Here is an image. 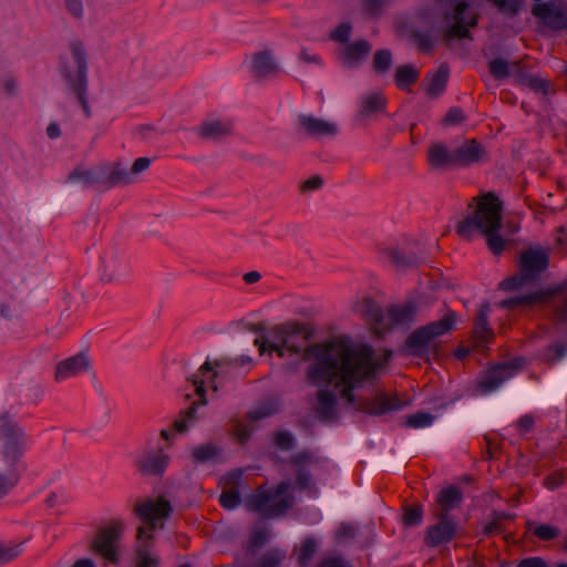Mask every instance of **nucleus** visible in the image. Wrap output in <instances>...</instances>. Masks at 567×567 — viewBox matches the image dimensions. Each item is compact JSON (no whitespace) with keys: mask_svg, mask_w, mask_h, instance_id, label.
<instances>
[{"mask_svg":"<svg viewBox=\"0 0 567 567\" xmlns=\"http://www.w3.org/2000/svg\"><path fill=\"white\" fill-rule=\"evenodd\" d=\"M465 114L462 109L454 106L451 107L443 118V124L446 126H454L465 121Z\"/></svg>","mask_w":567,"mask_h":567,"instance_id":"nucleus-54","label":"nucleus"},{"mask_svg":"<svg viewBox=\"0 0 567 567\" xmlns=\"http://www.w3.org/2000/svg\"><path fill=\"white\" fill-rule=\"evenodd\" d=\"M317 549V543L312 537L306 538L299 548L298 561L300 565H307L313 557Z\"/></svg>","mask_w":567,"mask_h":567,"instance_id":"nucleus-46","label":"nucleus"},{"mask_svg":"<svg viewBox=\"0 0 567 567\" xmlns=\"http://www.w3.org/2000/svg\"><path fill=\"white\" fill-rule=\"evenodd\" d=\"M123 530V522L118 518H112L105 526L97 529L95 537L89 545L90 551L101 556L111 564H117V544Z\"/></svg>","mask_w":567,"mask_h":567,"instance_id":"nucleus-9","label":"nucleus"},{"mask_svg":"<svg viewBox=\"0 0 567 567\" xmlns=\"http://www.w3.org/2000/svg\"><path fill=\"white\" fill-rule=\"evenodd\" d=\"M410 39L415 43L421 53L430 54L433 51L434 40L430 31H422L414 28L410 31Z\"/></svg>","mask_w":567,"mask_h":567,"instance_id":"nucleus-36","label":"nucleus"},{"mask_svg":"<svg viewBox=\"0 0 567 567\" xmlns=\"http://www.w3.org/2000/svg\"><path fill=\"white\" fill-rule=\"evenodd\" d=\"M488 3H492L496 10L508 17H516L524 8L525 0H485Z\"/></svg>","mask_w":567,"mask_h":567,"instance_id":"nucleus-38","label":"nucleus"},{"mask_svg":"<svg viewBox=\"0 0 567 567\" xmlns=\"http://www.w3.org/2000/svg\"><path fill=\"white\" fill-rule=\"evenodd\" d=\"M293 436L288 431H277L274 433V444L282 450L289 451L293 447Z\"/></svg>","mask_w":567,"mask_h":567,"instance_id":"nucleus-52","label":"nucleus"},{"mask_svg":"<svg viewBox=\"0 0 567 567\" xmlns=\"http://www.w3.org/2000/svg\"><path fill=\"white\" fill-rule=\"evenodd\" d=\"M216 377L217 372L214 371L210 362L206 361L200 365L198 372L188 379L195 388V393L198 395V400L193 402L186 410L182 411L178 417L173 422L172 426L175 432L184 433L187 431V420L195 417L198 405H205L207 403L205 382L214 381Z\"/></svg>","mask_w":567,"mask_h":567,"instance_id":"nucleus-10","label":"nucleus"},{"mask_svg":"<svg viewBox=\"0 0 567 567\" xmlns=\"http://www.w3.org/2000/svg\"><path fill=\"white\" fill-rule=\"evenodd\" d=\"M532 14L551 31L567 30V2L547 1L535 3Z\"/></svg>","mask_w":567,"mask_h":567,"instance_id":"nucleus-12","label":"nucleus"},{"mask_svg":"<svg viewBox=\"0 0 567 567\" xmlns=\"http://www.w3.org/2000/svg\"><path fill=\"white\" fill-rule=\"evenodd\" d=\"M310 474L303 471L302 468H299L296 472V486L303 491L307 489L310 486Z\"/></svg>","mask_w":567,"mask_h":567,"instance_id":"nucleus-64","label":"nucleus"},{"mask_svg":"<svg viewBox=\"0 0 567 567\" xmlns=\"http://www.w3.org/2000/svg\"><path fill=\"white\" fill-rule=\"evenodd\" d=\"M371 44L364 40L360 39L352 43H347L341 52V59L350 64H357L362 59H364L371 52Z\"/></svg>","mask_w":567,"mask_h":567,"instance_id":"nucleus-27","label":"nucleus"},{"mask_svg":"<svg viewBox=\"0 0 567 567\" xmlns=\"http://www.w3.org/2000/svg\"><path fill=\"white\" fill-rule=\"evenodd\" d=\"M308 353L316 357V362L307 370V379L311 384L342 386L341 398L368 414L383 415L402 408L396 395L380 394L374 399L355 400L353 390L357 384L372 379L378 369L371 347L352 348L342 340H332L315 344Z\"/></svg>","mask_w":567,"mask_h":567,"instance_id":"nucleus-1","label":"nucleus"},{"mask_svg":"<svg viewBox=\"0 0 567 567\" xmlns=\"http://www.w3.org/2000/svg\"><path fill=\"white\" fill-rule=\"evenodd\" d=\"M269 533L266 528H259L252 530L249 540L248 547L249 549H258L266 545L268 542Z\"/></svg>","mask_w":567,"mask_h":567,"instance_id":"nucleus-53","label":"nucleus"},{"mask_svg":"<svg viewBox=\"0 0 567 567\" xmlns=\"http://www.w3.org/2000/svg\"><path fill=\"white\" fill-rule=\"evenodd\" d=\"M434 416L426 412H417L409 415L406 419V425L410 427H425L432 424Z\"/></svg>","mask_w":567,"mask_h":567,"instance_id":"nucleus-50","label":"nucleus"},{"mask_svg":"<svg viewBox=\"0 0 567 567\" xmlns=\"http://www.w3.org/2000/svg\"><path fill=\"white\" fill-rule=\"evenodd\" d=\"M241 502L238 489L234 486L228 489H224L219 496V504L227 511L235 509Z\"/></svg>","mask_w":567,"mask_h":567,"instance_id":"nucleus-43","label":"nucleus"},{"mask_svg":"<svg viewBox=\"0 0 567 567\" xmlns=\"http://www.w3.org/2000/svg\"><path fill=\"white\" fill-rule=\"evenodd\" d=\"M286 558L285 551L272 548L267 550L258 560L256 567H279Z\"/></svg>","mask_w":567,"mask_h":567,"instance_id":"nucleus-41","label":"nucleus"},{"mask_svg":"<svg viewBox=\"0 0 567 567\" xmlns=\"http://www.w3.org/2000/svg\"><path fill=\"white\" fill-rule=\"evenodd\" d=\"M218 455V449L213 444H203L193 450L192 456L195 462L204 463Z\"/></svg>","mask_w":567,"mask_h":567,"instance_id":"nucleus-44","label":"nucleus"},{"mask_svg":"<svg viewBox=\"0 0 567 567\" xmlns=\"http://www.w3.org/2000/svg\"><path fill=\"white\" fill-rule=\"evenodd\" d=\"M450 76V68L446 63H442L436 71L427 73L423 80L425 94L431 99L442 95L446 89Z\"/></svg>","mask_w":567,"mask_h":567,"instance_id":"nucleus-20","label":"nucleus"},{"mask_svg":"<svg viewBox=\"0 0 567 567\" xmlns=\"http://www.w3.org/2000/svg\"><path fill=\"white\" fill-rule=\"evenodd\" d=\"M468 8V3L460 1L454 8V23L443 33V41L449 44L454 39H472L468 27H476L478 17L474 13L468 21H465L464 13Z\"/></svg>","mask_w":567,"mask_h":567,"instance_id":"nucleus-14","label":"nucleus"},{"mask_svg":"<svg viewBox=\"0 0 567 567\" xmlns=\"http://www.w3.org/2000/svg\"><path fill=\"white\" fill-rule=\"evenodd\" d=\"M384 254L398 268H405L412 265V260L401 256L395 249H385Z\"/></svg>","mask_w":567,"mask_h":567,"instance_id":"nucleus-58","label":"nucleus"},{"mask_svg":"<svg viewBox=\"0 0 567 567\" xmlns=\"http://www.w3.org/2000/svg\"><path fill=\"white\" fill-rule=\"evenodd\" d=\"M472 202L476 203V207L471 215L456 224V234L470 240L474 231L478 230L485 237L488 249L499 256L509 243L498 234L502 228V200L495 193L487 192L473 197Z\"/></svg>","mask_w":567,"mask_h":567,"instance_id":"nucleus-2","label":"nucleus"},{"mask_svg":"<svg viewBox=\"0 0 567 567\" xmlns=\"http://www.w3.org/2000/svg\"><path fill=\"white\" fill-rule=\"evenodd\" d=\"M20 481V473L17 468H11L8 474H0V498L4 497L13 489Z\"/></svg>","mask_w":567,"mask_h":567,"instance_id":"nucleus-42","label":"nucleus"},{"mask_svg":"<svg viewBox=\"0 0 567 567\" xmlns=\"http://www.w3.org/2000/svg\"><path fill=\"white\" fill-rule=\"evenodd\" d=\"M457 168L471 167L487 159L485 146L476 138H466L454 148Z\"/></svg>","mask_w":567,"mask_h":567,"instance_id":"nucleus-16","label":"nucleus"},{"mask_svg":"<svg viewBox=\"0 0 567 567\" xmlns=\"http://www.w3.org/2000/svg\"><path fill=\"white\" fill-rule=\"evenodd\" d=\"M323 185V179L319 175H313L310 178L306 179L300 185V190L302 193L319 189Z\"/></svg>","mask_w":567,"mask_h":567,"instance_id":"nucleus-60","label":"nucleus"},{"mask_svg":"<svg viewBox=\"0 0 567 567\" xmlns=\"http://www.w3.org/2000/svg\"><path fill=\"white\" fill-rule=\"evenodd\" d=\"M169 458L162 449L142 454L136 466L143 475L161 476L168 466Z\"/></svg>","mask_w":567,"mask_h":567,"instance_id":"nucleus-18","label":"nucleus"},{"mask_svg":"<svg viewBox=\"0 0 567 567\" xmlns=\"http://www.w3.org/2000/svg\"><path fill=\"white\" fill-rule=\"evenodd\" d=\"M463 501V493L458 486L451 485L446 488H443L435 498V516H441L442 518L452 517L450 512L457 508Z\"/></svg>","mask_w":567,"mask_h":567,"instance_id":"nucleus-19","label":"nucleus"},{"mask_svg":"<svg viewBox=\"0 0 567 567\" xmlns=\"http://www.w3.org/2000/svg\"><path fill=\"white\" fill-rule=\"evenodd\" d=\"M279 411V404L276 401L269 400L259 404L256 409L247 412L246 417L249 421L257 422L266 417L272 416Z\"/></svg>","mask_w":567,"mask_h":567,"instance_id":"nucleus-37","label":"nucleus"},{"mask_svg":"<svg viewBox=\"0 0 567 567\" xmlns=\"http://www.w3.org/2000/svg\"><path fill=\"white\" fill-rule=\"evenodd\" d=\"M456 319L457 313L449 310L442 319L412 331L404 342L408 353L416 358H423L427 354L432 342L436 338L447 334L454 329Z\"/></svg>","mask_w":567,"mask_h":567,"instance_id":"nucleus-8","label":"nucleus"},{"mask_svg":"<svg viewBox=\"0 0 567 567\" xmlns=\"http://www.w3.org/2000/svg\"><path fill=\"white\" fill-rule=\"evenodd\" d=\"M549 266L547 252L539 248H529L519 252L517 272L499 282L504 291L518 290L539 282L543 272Z\"/></svg>","mask_w":567,"mask_h":567,"instance_id":"nucleus-6","label":"nucleus"},{"mask_svg":"<svg viewBox=\"0 0 567 567\" xmlns=\"http://www.w3.org/2000/svg\"><path fill=\"white\" fill-rule=\"evenodd\" d=\"M417 310L413 300H408L402 305H392L388 308V316L392 324H405L413 320Z\"/></svg>","mask_w":567,"mask_h":567,"instance_id":"nucleus-28","label":"nucleus"},{"mask_svg":"<svg viewBox=\"0 0 567 567\" xmlns=\"http://www.w3.org/2000/svg\"><path fill=\"white\" fill-rule=\"evenodd\" d=\"M69 182L80 181L86 186H93L103 183L102 177L93 171H84L76 168L68 176Z\"/></svg>","mask_w":567,"mask_h":567,"instance_id":"nucleus-39","label":"nucleus"},{"mask_svg":"<svg viewBox=\"0 0 567 567\" xmlns=\"http://www.w3.org/2000/svg\"><path fill=\"white\" fill-rule=\"evenodd\" d=\"M361 311L367 322L371 326L373 333L380 337L389 330V327L384 324L383 309L373 299L364 298Z\"/></svg>","mask_w":567,"mask_h":567,"instance_id":"nucleus-22","label":"nucleus"},{"mask_svg":"<svg viewBox=\"0 0 567 567\" xmlns=\"http://www.w3.org/2000/svg\"><path fill=\"white\" fill-rule=\"evenodd\" d=\"M173 513L171 502L164 496L137 498L132 514L141 522L136 528V539H155L154 533L165 527Z\"/></svg>","mask_w":567,"mask_h":567,"instance_id":"nucleus-5","label":"nucleus"},{"mask_svg":"<svg viewBox=\"0 0 567 567\" xmlns=\"http://www.w3.org/2000/svg\"><path fill=\"white\" fill-rule=\"evenodd\" d=\"M251 68L257 79L265 78L278 71V66L272 61L271 55L268 51L255 53L252 55Z\"/></svg>","mask_w":567,"mask_h":567,"instance_id":"nucleus-31","label":"nucleus"},{"mask_svg":"<svg viewBox=\"0 0 567 567\" xmlns=\"http://www.w3.org/2000/svg\"><path fill=\"white\" fill-rule=\"evenodd\" d=\"M0 434L3 439L2 457L6 463L13 467L23 455L24 433L18 425L4 422L0 427Z\"/></svg>","mask_w":567,"mask_h":567,"instance_id":"nucleus-13","label":"nucleus"},{"mask_svg":"<svg viewBox=\"0 0 567 567\" xmlns=\"http://www.w3.org/2000/svg\"><path fill=\"white\" fill-rule=\"evenodd\" d=\"M524 362L523 358H514L487 367L475 383L476 391L483 395L496 391L505 381L518 373Z\"/></svg>","mask_w":567,"mask_h":567,"instance_id":"nucleus-11","label":"nucleus"},{"mask_svg":"<svg viewBox=\"0 0 567 567\" xmlns=\"http://www.w3.org/2000/svg\"><path fill=\"white\" fill-rule=\"evenodd\" d=\"M524 83L534 92H539L543 93L544 95L548 94L550 89L549 81L533 74L524 76Z\"/></svg>","mask_w":567,"mask_h":567,"instance_id":"nucleus-47","label":"nucleus"},{"mask_svg":"<svg viewBox=\"0 0 567 567\" xmlns=\"http://www.w3.org/2000/svg\"><path fill=\"white\" fill-rule=\"evenodd\" d=\"M272 341H268L265 337L256 338L254 344L258 347L259 353L264 354L267 350L269 353L276 352L279 358H284L286 351L290 354H302L305 360L313 358L308 350L313 346H308L312 332L310 329L299 322L277 326L271 331Z\"/></svg>","mask_w":567,"mask_h":567,"instance_id":"nucleus-3","label":"nucleus"},{"mask_svg":"<svg viewBox=\"0 0 567 567\" xmlns=\"http://www.w3.org/2000/svg\"><path fill=\"white\" fill-rule=\"evenodd\" d=\"M402 523L406 527L419 526L423 522V506L420 503H412L402 506Z\"/></svg>","mask_w":567,"mask_h":567,"instance_id":"nucleus-35","label":"nucleus"},{"mask_svg":"<svg viewBox=\"0 0 567 567\" xmlns=\"http://www.w3.org/2000/svg\"><path fill=\"white\" fill-rule=\"evenodd\" d=\"M131 183V176L130 173L123 168L120 167V165H116L112 168L110 174L105 179H103L102 185L105 186V188L113 187L118 184H128Z\"/></svg>","mask_w":567,"mask_h":567,"instance_id":"nucleus-40","label":"nucleus"},{"mask_svg":"<svg viewBox=\"0 0 567 567\" xmlns=\"http://www.w3.org/2000/svg\"><path fill=\"white\" fill-rule=\"evenodd\" d=\"M90 361L87 357L80 352L58 363L55 369V379L61 380L87 370Z\"/></svg>","mask_w":567,"mask_h":567,"instance_id":"nucleus-25","label":"nucleus"},{"mask_svg":"<svg viewBox=\"0 0 567 567\" xmlns=\"http://www.w3.org/2000/svg\"><path fill=\"white\" fill-rule=\"evenodd\" d=\"M289 487L288 482H280L275 488L259 486L246 498V506L264 518L279 517L293 505L291 495L282 496Z\"/></svg>","mask_w":567,"mask_h":567,"instance_id":"nucleus-7","label":"nucleus"},{"mask_svg":"<svg viewBox=\"0 0 567 567\" xmlns=\"http://www.w3.org/2000/svg\"><path fill=\"white\" fill-rule=\"evenodd\" d=\"M21 554V545H4L0 543V566L16 559Z\"/></svg>","mask_w":567,"mask_h":567,"instance_id":"nucleus-49","label":"nucleus"},{"mask_svg":"<svg viewBox=\"0 0 567 567\" xmlns=\"http://www.w3.org/2000/svg\"><path fill=\"white\" fill-rule=\"evenodd\" d=\"M516 567H549L543 557L533 556L522 559Z\"/></svg>","mask_w":567,"mask_h":567,"instance_id":"nucleus-63","label":"nucleus"},{"mask_svg":"<svg viewBox=\"0 0 567 567\" xmlns=\"http://www.w3.org/2000/svg\"><path fill=\"white\" fill-rule=\"evenodd\" d=\"M138 545L135 548L134 567H159L161 560L157 556H153L150 549L153 547L154 540L136 539Z\"/></svg>","mask_w":567,"mask_h":567,"instance_id":"nucleus-29","label":"nucleus"},{"mask_svg":"<svg viewBox=\"0 0 567 567\" xmlns=\"http://www.w3.org/2000/svg\"><path fill=\"white\" fill-rule=\"evenodd\" d=\"M435 517L437 523L429 526L425 530L423 540L427 547H437L450 543L456 536L457 524L453 517Z\"/></svg>","mask_w":567,"mask_h":567,"instance_id":"nucleus-15","label":"nucleus"},{"mask_svg":"<svg viewBox=\"0 0 567 567\" xmlns=\"http://www.w3.org/2000/svg\"><path fill=\"white\" fill-rule=\"evenodd\" d=\"M351 34V25L350 23L343 22L339 24L336 30H333L330 34V39L340 42L347 43Z\"/></svg>","mask_w":567,"mask_h":567,"instance_id":"nucleus-56","label":"nucleus"},{"mask_svg":"<svg viewBox=\"0 0 567 567\" xmlns=\"http://www.w3.org/2000/svg\"><path fill=\"white\" fill-rule=\"evenodd\" d=\"M386 106V99L381 93H372L364 96L361 101V109L358 113L360 117H369L378 112H382Z\"/></svg>","mask_w":567,"mask_h":567,"instance_id":"nucleus-33","label":"nucleus"},{"mask_svg":"<svg viewBox=\"0 0 567 567\" xmlns=\"http://www.w3.org/2000/svg\"><path fill=\"white\" fill-rule=\"evenodd\" d=\"M420 78V71L410 64L400 65L394 72L395 85L405 91H410V86L415 84Z\"/></svg>","mask_w":567,"mask_h":567,"instance_id":"nucleus-32","label":"nucleus"},{"mask_svg":"<svg viewBox=\"0 0 567 567\" xmlns=\"http://www.w3.org/2000/svg\"><path fill=\"white\" fill-rule=\"evenodd\" d=\"M426 159L432 169L446 171L457 168L455 152L444 142L432 143L427 148Z\"/></svg>","mask_w":567,"mask_h":567,"instance_id":"nucleus-17","label":"nucleus"},{"mask_svg":"<svg viewBox=\"0 0 567 567\" xmlns=\"http://www.w3.org/2000/svg\"><path fill=\"white\" fill-rule=\"evenodd\" d=\"M338 400L334 393L329 390H319L317 392V403L315 412L322 422H334L338 419Z\"/></svg>","mask_w":567,"mask_h":567,"instance_id":"nucleus-21","label":"nucleus"},{"mask_svg":"<svg viewBox=\"0 0 567 567\" xmlns=\"http://www.w3.org/2000/svg\"><path fill=\"white\" fill-rule=\"evenodd\" d=\"M317 567H352L341 556H332L322 559Z\"/></svg>","mask_w":567,"mask_h":567,"instance_id":"nucleus-59","label":"nucleus"},{"mask_svg":"<svg viewBox=\"0 0 567 567\" xmlns=\"http://www.w3.org/2000/svg\"><path fill=\"white\" fill-rule=\"evenodd\" d=\"M488 70L491 75L497 80L505 79L509 75L508 63L501 58L489 61Z\"/></svg>","mask_w":567,"mask_h":567,"instance_id":"nucleus-48","label":"nucleus"},{"mask_svg":"<svg viewBox=\"0 0 567 567\" xmlns=\"http://www.w3.org/2000/svg\"><path fill=\"white\" fill-rule=\"evenodd\" d=\"M313 462V456L309 451L298 452L289 457V463L295 467H302L305 465L311 464Z\"/></svg>","mask_w":567,"mask_h":567,"instance_id":"nucleus-57","label":"nucleus"},{"mask_svg":"<svg viewBox=\"0 0 567 567\" xmlns=\"http://www.w3.org/2000/svg\"><path fill=\"white\" fill-rule=\"evenodd\" d=\"M553 295L550 308L555 323L567 324V290L550 289Z\"/></svg>","mask_w":567,"mask_h":567,"instance_id":"nucleus-30","label":"nucleus"},{"mask_svg":"<svg viewBox=\"0 0 567 567\" xmlns=\"http://www.w3.org/2000/svg\"><path fill=\"white\" fill-rule=\"evenodd\" d=\"M336 536L339 539H353L355 537V528L349 523H341Z\"/></svg>","mask_w":567,"mask_h":567,"instance_id":"nucleus-62","label":"nucleus"},{"mask_svg":"<svg viewBox=\"0 0 567 567\" xmlns=\"http://www.w3.org/2000/svg\"><path fill=\"white\" fill-rule=\"evenodd\" d=\"M489 310L487 302L482 303L475 317L473 337L477 343H488L494 339V332L488 323Z\"/></svg>","mask_w":567,"mask_h":567,"instance_id":"nucleus-26","label":"nucleus"},{"mask_svg":"<svg viewBox=\"0 0 567 567\" xmlns=\"http://www.w3.org/2000/svg\"><path fill=\"white\" fill-rule=\"evenodd\" d=\"M551 290H539L523 296L512 297L499 302V307L505 309H516L540 305L549 300Z\"/></svg>","mask_w":567,"mask_h":567,"instance_id":"nucleus-24","label":"nucleus"},{"mask_svg":"<svg viewBox=\"0 0 567 567\" xmlns=\"http://www.w3.org/2000/svg\"><path fill=\"white\" fill-rule=\"evenodd\" d=\"M70 51L73 58V65L61 58V74L66 82L68 89L74 94L85 117H91V109L87 100V61L86 52L80 40L70 43Z\"/></svg>","mask_w":567,"mask_h":567,"instance_id":"nucleus-4","label":"nucleus"},{"mask_svg":"<svg viewBox=\"0 0 567 567\" xmlns=\"http://www.w3.org/2000/svg\"><path fill=\"white\" fill-rule=\"evenodd\" d=\"M533 534L540 540H553L558 537L559 528L553 525L542 524L534 528Z\"/></svg>","mask_w":567,"mask_h":567,"instance_id":"nucleus-51","label":"nucleus"},{"mask_svg":"<svg viewBox=\"0 0 567 567\" xmlns=\"http://www.w3.org/2000/svg\"><path fill=\"white\" fill-rule=\"evenodd\" d=\"M234 435L240 444H245L251 436V429L244 424H237L234 427Z\"/></svg>","mask_w":567,"mask_h":567,"instance_id":"nucleus-61","label":"nucleus"},{"mask_svg":"<svg viewBox=\"0 0 567 567\" xmlns=\"http://www.w3.org/2000/svg\"><path fill=\"white\" fill-rule=\"evenodd\" d=\"M233 125L230 122L210 121L204 122L199 127V135L203 138H219L231 133Z\"/></svg>","mask_w":567,"mask_h":567,"instance_id":"nucleus-34","label":"nucleus"},{"mask_svg":"<svg viewBox=\"0 0 567 567\" xmlns=\"http://www.w3.org/2000/svg\"><path fill=\"white\" fill-rule=\"evenodd\" d=\"M392 64V54L389 50H378L373 56V69L378 73L386 72Z\"/></svg>","mask_w":567,"mask_h":567,"instance_id":"nucleus-45","label":"nucleus"},{"mask_svg":"<svg viewBox=\"0 0 567 567\" xmlns=\"http://www.w3.org/2000/svg\"><path fill=\"white\" fill-rule=\"evenodd\" d=\"M566 481V476L563 471H554L544 478V486L547 489H555L560 487Z\"/></svg>","mask_w":567,"mask_h":567,"instance_id":"nucleus-55","label":"nucleus"},{"mask_svg":"<svg viewBox=\"0 0 567 567\" xmlns=\"http://www.w3.org/2000/svg\"><path fill=\"white\" fill-rule=\"evenodd\" d=\"M298 120L300 127L309 136H333L338 132V128L334 124L312 115H300Z\"/></svg>","mask_w":567,"mask_h":567,"instance_id":"nucleus-23","label":"nucleus"}]
</instances>
